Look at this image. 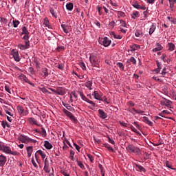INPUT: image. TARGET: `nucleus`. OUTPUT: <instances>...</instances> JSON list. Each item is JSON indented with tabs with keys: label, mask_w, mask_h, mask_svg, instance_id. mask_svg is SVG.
<instances>
[{
	"label": "nucleus",
	"mask_w": 176,
	"mask_h": 176,
	"mask_svg": "<svg viewBox=\"0 0 176 176\" xmlns=\"http://www.w3.org/2000/svg\"><path fill=\"white\" fill-rule=\"evenodd\" d=\"M110 28H115V21H111V22H109V24Z\"/></svg>",
	"instance_id": "nucleus-61"
},
{
	"label": "nucleus",
	"mask_w": 176,
	"mask_h": 176,
	"mask_svg": "<svg viewBox=\"0 0 176 176\" xmlns=\"http://www.w3.org/2000/svg\"><path fill=\"white\" fill-rule=\"evenodd\" d=\"M168 50H169L170 52H173V50H175V45L173 43H168Z\"/></svg>",
	"instance_id": "nucleus-26"
},
{
	"label": "nucleus",
	"mask_w": 176,
	"mask_h": 176,
	"mask_svg": "<svg viewBox=\"0 0 176 176\" xmlns=\"http://www.w3.org/2000/svg\"><path fill=\"white\" fill-rule=\"evenodd\" d=\"M111 40L108 37H104L100 40V45H103L105 47H108L111 45Z\"/></svg>",
	"instance_id": "nucleus-5"
},
{
	"label": "nucleus",
	"mask_w": 176,
	"mask_h": 176,
	"mask_svg": "<svg viewBox=\"0 0 176 176\" xmlns=\"http://www.w3.org/2000/svg\"><path fill=\"white\" fill-rule=\"evenodd\" d=\"M107 138L108 139V142H109V144H112V145L115 146V141L113 140H112L109 135L107 136Z\"/></svg>",
	"instance_id": "nucleus-47"
},
{
	"label": "nucleus",
	"mask_w": 176,
	"mask_h": 176,
	"mask_svg": "<svg viewBox=\"0 0 176 176\" xmlns=\"http://www.w3.org/2000/svg\"><path fill=\"white\" fill-rule=\"evenodd\" d=\"M77 164L80 167V168H85V165H83V163H82V162L78 161Z\"/></svg>",
	"instance_id": "nucleus-54"
},
{
	"label": "nucleus",
	"mask_w": 176,
	"mask_h": 176,
	"mask_svg": "<svg viewBox=\"0 0 176 176\" xmlns=\"http://www.w3.org/2000/svg\"><path fill=\"white\" fill-rule=\"evenodd\" d=\"M92 96L95 98V100H98V101H100V100H101V95H100L98 91H94L92 94Z\"/></svg>",
	"instance_id": "nucleus-13"
},
{
	"label": "nucleus",
	"mask_w": 176,
	"mask_h": 176,
	"mask_svg": "<svg viewBox=\"0 0 176 176\" xmlns=\"http://www.w3.org/2000/svg\"><path fill=\"white\" fill-rule=\"evenodd\" d=\"M126 149L129 153H134V155H137L138 156L141 155V148L134 146L133 144H129L126 146Z\"/></svg>",
	"instance_id": "nucleus-1"
},
{
	"label": "nucleus",
	"mask_w": 176,
	"mask_h": 176,
	"mask_svg": "<svg viewBox=\"0 0 176 176\" xmlns=\"http://www.w3.org/2000/svg\"><path fill=\"white\" fill-rule=\"evenodd\" d=\"M96 9L98 12L99 16H101V14H102V7L100 6H97Z\"/></svg>",
	"instance_id": "nucleus-43"
},
{
	"label": "nucleus",
	"mask_w": 176,
	"mask_h": 176,
	"mask_svg": "<svg viewBox=\"0 0 176 176\" xmlns=\"http://www.w3.org/2000/svg\"><path fill=\"white\" fill-rule=\"evenodd\" d=\"M85 87H87L89 90H93V81L88 80L85 82Z\"/></svg>",
	"instance_id": "nucleus-18"
},
{
	"label": "nucleus",
	"mask_w": 176,
	"mask_h": 176,
	"mask_svg": "<svg viewBox=\"0 0 176 176\" xmlns=\"http://www.w3.org/2000/svg\"><path fill=\"white\" fill-rule=\"evenodd\" d=\"M135 36L137 38H142V36H144V34L140 30H136L135 32Z\"/></svg>",
	"instance_id": "nucleus-34"
},
{
	"label": "nucleus",
	"mask_w": 176,
	"mask_h": 176,
	"mask_svg": "<svg viewBox=\"0 0 176 176\" xmlns=\"http://www.w3.org/2000/svg\"><path fill=\"white\" fill-rule=\"evenodd\" d=\"M32 164L34 166V167H38V164H36V162H35V160H34V157L32 158Z\"/></svg>",
	"instance_id": "nucleus-62"
},
{
	"label": "nucleus",
	"mask_w": 176,
	"mask_h": 176,
	"mask_svg": "<svg viewBox=\"0 0 176 176\" xmlns=\"http://www.w3.org/2000/svg\"><path fill=\"white\" fill-rule=\"evenodd\" d=\"M1 126H2V127H3V129H6V127H8V129H10V124H9L8 123V122L4 121V120H3V121L1 122Z\"/></svg>",
	"instance_id": "nucleus-39"
},
{
	"label": "nucleus",
	"mask_w": 176,
	"mask_h": 176,
	"mask_svg": "<svg viewBox=\"0 0 176 176\" xmlns=\"http://www.w3.org/2000/svg\"><path fill=\"white\" fill-rule=\"evenodd\" d=\"M6 163V157L3 155H0V167H3Z\"/></svg>",
	"instance_id": "nucleus-11"
},
{
	"label": "nucleus",
	"mask_w": 176,
	"mask_h": 176,
	"mask_svg": "<svg viewBox=\"0 0 176 176\" xmlns=\"http://www.w3.org/2000/svg\"><path fill=\"white\" fill-rule=\"evenodd\" d=\"M23 82H25V83H28V85H30V86H32V87H35V84L32 83L27 76L25 78Z\"/></svg>",
	"instance_id": "nucleus-37"
},
{
	"label": "nucleus",
	"mask_w": 176,
	"mask_h": 176,
	"mask_svg": "<svg viewBox=\"0 0 176 176\" xmlns=\"http://www.w3.org/2000/svg\"><path fill=\"white\" fill-rule=\"evenodd\" d=\"M116 65L117 67H119L122 71H124V65L122 63L118 62L117 63Z\"/></svg>",
	"instance_id": "nucleus-44"
},
{
	"label": "nucleus",
	"mask_w": 176,
	"mask_h": 176,
	"mask_svg": "<svg viewBox=\"0 0 176 176\" xmlns=\"http://www.w3.org/2000/svg\"><path fill=\"white\" fill-rule=\"evenodd\" d=\"M132 6H133V8H135V9H140V6L138 4V3H133L132 4Z\"/></svg>",
	"instance_id": "nucleus-58"
},
{
	"label": "nucleus",
	"mask_w": 176,
	"mask_h": 176,
	"mask_svg": "<svg viewBox=\"0 0 176 176\" xmlns=\"http://www.w3.org/2000/svg\"><path fill=\"white\" fill-rule=\"evenodd\" d=\"M65 115L68 116V118H69L71 120H73V122H76V118H75V116H74V114H72V113H71L70 111H68L67 113H65Z\"/></svg>",
	"instance_id": "nucleus-19"
},
{
	"label": "nucleus",
	"mask_w": 176,
	"mask_h": 176,
	"mask_svg": "<svg viewBox=\"0 0 176 176\" xmlns=\"http://www.w3.org/2000/svg\"><path fill=\"white\" fill-rule=\"evenodd\" d=\"M110 35L111 36H112V38H114L115 39H122V36L115 34V32H111Z\"/></svg>",
	"instance_id": "nucleus-32"
},
{
	"label": "nucleus",
	"mask_w": 176,
	"mask_h": 176,
	"mask_svg": "<svg viewBox=\"0 0 176 176\" xmlns=\"http://www.w3.org/2000/svg\"><path fill=\"white\" fill-rule=\"evenodd\" d=\"M143 122L146 124H148V126H153V122H152V121H150L148 117H146V116L143 117Z\"/></svg>",
	"instance_id": "nucleus-17"
},
{
	"label": "nucleus",
	"mask_w": 176,
	"mask_h": 176,
	"mask_svg": "<svg viewBox=\"0 0 176 176\" xmlns=\"http://www.w3.org/2000/svg\"><path fill=\"white\" fill-rule=\"evenodd\" d=\"M26 76L23 74H21L20 76H19V79L21 80V82H23L24 79H25Z\"/></svg>",
	"instance_id": "nucleus-52"
},
{
	"label": "nucleus",
	"mask_w": 176,
	"mask_h": 176,
	"mask_svg": "<svg viewBox=\"0 0 176 176\" xmlns=\"http://www.w3.org/2000/svg\"><path fill=\"white\" fill-rule=\"evenodd\" d=\"M28 120L30 124H34V126H41V124L38 123V120L32 117L29 118Z\"/></svg>",
	"instance_id": "nucleus-9"
},
{
	"label": "nucleus",
	"mask_w": 176,
	"mask_h": 176,
	"mask_svg": "<svg viewBox=\"0 0 176 176\" xmlns=\"http://www.w3.org/2000/svg\"><path fill=\"white\" fill-rule=\"evenodd\" d=\"M56 94H58V96H64V90H63V88L60 87H58L56 89Z\"/></svg>",
	"instance_id": "nucleus-22"
},
{
	"label": "nucleus",
	"mask_w": 176,
	"mask_h": 176,
	"mask_svg": "<svg viewBox=\"0 0 176 176\" xmlns=\"http://www.w3.org/2000/svg\"><path fill=\"white\" fill-rule=\"evenodd\" d=\"M130 47L131 52H135V50H138L139 49H140V45L135 44L131 45Z\"/></svg>",
	"instance_id": "nucleus-30"
},
{
	"label": "nucleus",
	"mask_w": 176,
	"mask_h": 176,
	"mask_svg": "<svg viewBox=\"0 0 176 176\" xmlns=\"http://www.w3.org/2000/svg\"><path fill=\"white\" fill-rule=\"evenodd\" d=\"M131 19L135 20L137 17H140V12L138 11L133 12L131 14Z\"/></svg>",
	"instance_id": "nucleus-33"
},
{
	"label": "nucleus",
	"mask_w": 176,
	"mask_h": 176,
	"mask_svg": "<svg viewBox=\"0 0 176 176\" xmlns=\"http://www.w3.org/2000/svg\"><path fill=\"white\" fill-rule=\"evenodd\" d=\"M26 152L28 157H31L32 152H34V147H32V146H29L26 147Z\"/></svg>",
	"instance_id": "nucleus-10"
},
{
	"label": "nucleus",
	"mask_w": 176,
	"mask_h": 176,
	"mask_svg": "<svg viewBox=\"0 0 176 176\" xmlns=\"http://www.w3.org/2000/svg\"><path fill=\"white\" fill-rule=\"evenodd\" d=\"M103 146H104V148H107V149H108L109 152H115V150H113V148H112L111 145H109V144L105 143L103 144Z\"/></svg>",
	"instance_id": "nucleus-27"
},
{
	"label": "nucleus",
	"mask_w": 176,
	"mask_h": 176,
	"mask_svg": "<svg viewBox=\"0 0 176 176\" xmlns=\"http://www.w3.org/2000/svg\"><path fill=\"white\" fill-rule=\"evenodd\" d=\"M87 157L88 159H89V162H91V163H93V162H94V157H93L91 154H87Z\"/></svg>",
	"instance_id": "nucleus-49"
},
{
	"label": "nucleus",
	"mask_w": 176,
	"mask_h": 176,
	"mask_svg": "<svg viewBox=\"0 0 176 176\" xmlns=\"http://www.w3.org/2000/svg\"><path fill=\"white\" fill-rule=\"evenodd\" d=\"M87 102L88 104H90V105H91V107H93V108H96V103L94 102H93L92 100H90L88 99Z\"/></svg>",
	"instance_id": "nucleus-51"
},
{
	"label": "nucleus",
	"mask_w": 176,
	"mask_h": 176,
	"mask_svg": "<svg viewBox=\"0 0 176 176\" xmlns=\"http://www.w3.org/2000/svg\"><path fill=\"white\" fill-rule=\"evenodd\" d=\"M66 9L67 10H69V12H72V10L74 9V3H67L66 4Z\"/></svg>",
	"instance_id": "nucleus-28"
},
{
	"label": "nucleus",
	"mask_w": 176,
	"mask_h": 176,
	"mask_svg": "<svg viewBox=\"0 0 176 176\" xmlns=\"http://www.w3.org/2000/svg\"><path fill=\"white\" fill-rule=\"evenodd\" d=\"M135 166L138 168L140 173H145V168L138 164H135Z\"/></svg>",
	"instance_id": "nucleus-38"
},
{
	"label": "nucleus",
	"mask_w": 176,
	"mask_h": 176,
	"mask_svg": "<svg viewBox=\"0 0 176 176\" xmlns=\"http://www.w3.org/2000/svg\"><path fill=\"white\" fill-rule=\"evenodd\" d=\"M18 140L19 141H21V142H23V144H30L31 142L35 144V142H36V140L31 139L30 137L25 135H20L18 138Z\"/></svg>",
	"instance_id": "nucleus-2"
},
{
	"label": "nucleus",
	"mask_w": 176,
	"mask_h": 176,
	"mask_svg": "<svg viewBox=\"0 0 176 176\" xmlns=\"http://www.w3.org/2000/svg\"><path fill=\"white\" fill-rule=\"evenodd\" d=\"M36 153H38V155H40V156H41L43 160H45V159H46V153H45L43 152V151L42 150H38L36 152Z\"/></svg>",
	"instance_id": "nucleus-24"
},
{
	"label": "nucleus",
	"mask_w": 176,
	"mask_h": 176,
	"mask_svg": "<svg viewBox=\"0 0 176 176\" xmlns=\"http://www.w3.org/2000/svg\"><path fill=\"white\" fill-rule=\"evenodd\" d=\"M167 19L169 20V21H170V23L176 24V19L170 16H167Z\"/></svg>",
	"instance_id": "nucleus-48"
},
{
	"label": "nucleus",
	"mask_w": 176,
	"mask_h": 176,
	"mask_svg": "<svg viewBox=\"0 0 176 176\" xmlns=\"http://www.w3.org/2000/svg\"><path fill=\"white\" fill-rule=\"evenodd\" d=\"M98 167H99V168H100V173H101V174L105 173V171H104V167H102V164H98Z\"/></svg>",
	"instance_id": "nucleus-57"
},
{
	"label": "nucleus",
	"mask_w": 176,
	"mask_h": 176,
	"mask_svg": "<svg viewBox=\"0 0 176 176\" xmlns=\"http://www.w3.org/2000/svg\"><path fill=\"white\" fill-rule=\"evenodd\" d=\"M89 60L91 64L96 66L100 63V58L96 54H91L89 57Z\"/></svg>",
	"instance_id": "nucleus-4"
},
{
	"label": "nucleus",
	"mask_w": 176,
	"mask_h": 176,
	"mask_svg": "<svg viewBox=\"0 0 176 176\" xmlns=\"http://www.w3.org/2000/svg\"><path fill=\"white\" fill-rule=\"evenodd\" d=\"M155 46L156 47L153 49V52H160V50H163V46H162V45H160L159 43H157L155 44Z\"/></svg>",
	"instance_id": "nucleus-12"
},
{
	"label": "nucleus",
	"mask_w": 176,
	"mask_h": 176,
	"mask_svg": "<svg viewBox=\"0 0 176 176\" xmlns=\"http://www.w3.org/2000/svg\"><path fill=\"white\" fill-rule=\"evenodd\" d=\"M18 47L21 50H26V49H30V44H19L18 45Z\"/></svg>",
	"instance_id": "nucleus-21"
},
{
	"label": "nucleus",
	"mask_w": 176,
	"mask_h": 176,
	"mask_svg": "<svg viewBox=\"0 0 176 176\" xmlns=\"http://www.w3.org/2000/svg\"><path fill=\"white\" fill-rule=\"evenodd\" d=\"M11 56H12L14 60H15L17 63L20 61V56L19 55V51L16 50H12L11 52Z\"/></svg>",
	"instance_id": "nucleus-6"
},
{
	"label": "nucleus",
	"mask_w": 176,
	"mask_h": 176,
	"mask_svg": "<svg viewBox=\"0 0 176 176\" xmlns=\"http://www.w3.org/2000/svg\"><path fill=\"white\" fill-rule=\"evenodd\" d=\"M100 101H103L104 104H109V102H108V98H107L105 96H104L102 98H101V100Z\"/></svg>",
	"instance_id": "nucleus-53"
},
{
	"label": "nucleus",
	"mask_w": 176,
	"mask_h": 176,
	"mask_svg": "<svg viewBox=\"0 0 176 176\" xmlns=\"http://www.w3.org/2000/svg\"><path fill=\"white\" fill-rule=\"evenodd\" d=\"M4 89L6 91H7V93H9V94H12V91H10V87H9V85H6Z\"/></svg>",
	"instance_id": "nucleus-45"
},
{
	"label": "nucleus",
	"mask_w": 176,
	"mask_h": 176,
	"mask_svg": "<svg viewBox=\"0 0 176 176\" xmlns=\"http://www.w3.org/2000/svg\"><path fill=\"white\" fill-rule=\"evenodd\" d=\"M44 147L45 148V149H48L49 151H50V149L53 148V145L51 144L49 141L45 140L44 141Z\"/></svg>",
	"instance_id": "nucleus-14"
},
{
	"label": "nucleus",
	"mask_w": 176,
	"mask_h": 176,
	"mask_svg": "<svg viewBox=\"0 0 176 176\" xmlns=\"http://www.w3.org/2000/svg\"><path fill=\"white\" fill-rule=\"evenodd\" d=\"M120 124L121 126H123V127H127V126H129V124H127V123H126V122H124L123 121H120Z\"/></svg>",
	"instance_id": "nucleus-60"
},
{
	"label": "nucleus",
	"mask_w": 176,
	"mask_h": 176,
	"mask_svg": "<svg viewBox=\"0 0 176 176\" xmlns=\"http://www.w3.org/2000/svg\"><path fill=\"white\" fill-rule=\"evenodd\" d=\"M50 12L51 13V14L55 17V19H57V12H54V9L53 8H50Z\"/></svg>",
	"instance_id": "nucleus-42"
},
{
	"label": "nucleus",
	"mask_w": 176,
	"mask_h": 176,
	"mask_svg": "<svg viewBox=\"0 0 176 176\" xmlns=\"http://www.w3.org/2000/svg\"><path fill=\"white\" fill-rule=\"evenodd\" d=\"M19 24H20V21L19 20L12 21V25L14 28H17V27H19Z\"/></svg>",
	"instance_id": "nucleus-40"
},
{
	"label": "nucleus",
	"mask_w": 176,
	"mask_h": 176,
	"mask_svg": "<svg viewBox=\"0 0 176 176\" xmlns=\"http://www.w3.org/2000/svg\"><path fill=\"white\" fill-rule=\"evenodd\" d=\"M29 34H25L23 37L22 39L25 41V44L30 45V36H28Z\"/></svg>",
	"instance_id": "nucleus-29"
},
{
	"label": "nucleus",
	"mask_w": 176,
	"mask_h": 176,
	"mask_svg": "<svg viewBox=\"0 0 176 176\" xmlns=\"http://www.w3.org/2000/svg\"><path fill=\"white\" fill-rule=\"evenodd\" d=\"M43 170L46 173H50V168H49V165H44Z\"/></svg>",
	"instance_id": "nucleus-50"
},
{
	"label": "nucleus",
	"mask_w": 176,
	"mask_h": 176,
	"mask_svg": "<svg viewBox=\"0 0 176 176\" xmlns=\"http://www.w3.org/2000/svg\"><path fill=\"white\" fill-rule=\"evenodd\" d=\"M0 21H1V23H3V24L8 23V19H6V18L1 17Z\"/></svg>",
	"instance_id": "nucleus-56"
},
{
	"label": "nucleus",
	"mask_w": 176,
	"mask_h": 176,
	"mask_svg": "<svg viewBox=\"0 0 176 176\" xmlns=\"http://www.w3.org/2000/svg\"><path fill=\"white\" fill-rule=\"evenodd\" d=\"M16 109L20 115H23V116L24 115H25V113H24V108L23 107V106L18 105L16 107Z\"/></svg>",
	"instance_id": "nucleus-16"
},
{
	"label": "nucleus",
	"mask_w": 176,
	"mask_h": 176,
	"mask_svg": "<svg viewBox=\"0 0 176 176\" xmlns=\"http://www.w3.org/2000/svg\"><path fill=\"white\" fill-rule=\"evenodd\" d=\"M118 17V19H120V17H126V14L122 11H118L117 12Z\"/></svg>",
	"instance_id": "nucleus-41"
},
{
	"label": "nucleus",
	"mask_w": 176,
	"mask_h": 176,
	"mask_svg": "<svg viewBox=\"0 0 176 176\" xmlns=\"http://www.w3.org/2000/svg\"><path fill=\"white\" fill-rule=\"evenodd\" d=\"M80 66L82 68V69H83V71H85L86 69V65H85V63H81L80 64Z\"/></svg>",
	"instance_id": "nucleus-63"
},
{
	"label": "nucleus",
	"mask_w": 176,
	"mask_h": 176,
	"mask_svg": "<svg viewBox=\"0 0 176 176\" xmlns=\"http://www.w3.org/2000/svg\"><path fill=\"white\" fill-rule=\"evenodd\" d=\"M61 28L63 29V32H65V34H68V32H69V25L67 24H62Z\"/></svg>",
	"instance_id": "nucleus-15"
},
{
	"label": "nucleus",
	"mask_w": 176,
	"mask_h": 176,
	"mask_svg": "<svg viewBox=\"0 0 176 176\" xmlns=\"http://www.w3.org/2000/svg\"><path fill=\"white\" fill-rule=\"evenodd\" d=\"M98 113L99 118H100V119H107V118H108V114L101 109H99L98 110Z\"/></svg>",
	"instance_id": "nucleus-8"
},
{
	"label": "nucleus",
	"mask_w": 176,
	"mask_h": 176,
	"mask_svg": "<svg viewBox=\"0 0 176 176\" xmlns=\"http://www.w3.org/2000/svg\"><path fill=\"white\" fill-rule=\"evenodd\" d=\"M78 94H80V96L83 101H85L86 102L89 101V99L83 94V92L79 91Z\"/></svg>",
	"instance_id": "nucleus-36"
},
{
	"label": "nucleus",
	"mask_w": 176,
	"mask_h": 176,
	"mask_svg": "<svg viewBox=\"0 0 176 176\" xmlns=\"http://www.w3.org/2000/svg\"><path fill=\"white\" fill-rule=\"evenodd\" d=\"M155 30H156V24L152 23L149 29V35H152V34L155 32Z\"/></svg>",
	"instance_id": "nucleus-25"
},
{
	"label": "nucleus",
	"mask_w": 176,
	"mask_h": 176,
	"mask_svg": "<svg viewBox=\"0 0 176 176\" xmlns=\"http://www.w3.org/2000/svg\"><path fill=\"white\" fill-rule=\"evenodd\" d=\"M2 152H3L4 153H6L7 155H12V156H19V152L12 151V148L5 144H4V146L3 147Z\"/></svg>",
	"instance_id": "nucleus-3"
},
{
	"label": "nucleus",
	"mask_w": 176,
	"mask_h": 176,
	"mask_svg": "<svg viewBox=\"0 0 176 176\" xmlns=\"http://www.w3.org/2000/svg\"><path fill=\"white\" fill-rule=\"evenodd\" d=\"M120 24L121 25V27H127V24L123 20H120Z\"/></svg>",
	"instance_id": "nucleus-55"
},
{
	"label": "nucleus",
	"mask_w": 176,
	"mask_h": 176,
	"mask_svg": "<svg viewBox=\"0 0 176 176\" xmlns=\"http://www.w3.org/2000/svg\"><path fill=\"white\" fill-rule=\"evenodd\" d=\"M28 72L31 74V75H34V68L30 67L28 68Z\"/></svg>",
	"instance_id": "nucleus-64"
},
{
	"label": "nucleus",
	"mask_w": 176,
	"mask_h": 176,
	"mask_svg": "<svg viewBox=\"0 0 176 176\" xmlns=\"http://www.w3.org/2000/svg\"><path fill=\"white\" fill-rule=\"evenodd\" d=\"M62 104L63 105V107H65V108L70 111H72L73 108L71 107V104H68V103H65L64 102H62Z\"/></svg>",
	"instance_id": "nucleus-35"
},
{
	"label": "nucleus",
	"mask_w": 176,
	"mask_h": 176,
	"mask_svg": "<svg viewBox=\"0 0 176 176\" xmlns=\"http://www.w3.org/2000/svg\"><path fill=\"white\" fill-rule=\"evenodd\" d=\"M131 63L134 65L137 64V60H135V58H134V56H131L129 59L126 60V64H131Z\"/></svg>",
	"instance_id": "nucleus-20"
},
{
	"label": "nucleus",
	"mask_w": 176,
	"mask_h": 176,
	"mask_svg": "<svg viewBox=\"0 0 176 176\" xmlns=\"http://www.w3.org/2000/svg\"><path fill=\"white\" fill-rule=\"evenodd\" d=\"M41 71V76H43V78H46L49 76V72H47V68H43Z\"/></svg>",
	"instance_id": "nucleus-23"
},
{
	"label": "nucleus",
	"mask_w": 176,
	"mask_h": 176,
	"mask_svg": "<svg viewBox=\"0 0 176 176\" xmlns=\"http://www.w3.org/2000/svg\"><path fill=\"white\" fill-rule=\"evenodd\" d=\"M41 135L43 136V137H46V130L43 128H41Z\"/></svg>",
	"instance_id": "nucleus-59"
},
{
	"label": "nucleus",
	"mask_w": 176,
	"mask_h": 176,
	"mask_svg": "<svg viewBox=\"0 0 176 176\" xmlns=\"http://www.w3.org/2000/svg\"><path fill=\"white\" fill-rule=\"evenodd\" d=\"M43 24L44 25H45V27H48V28L50 27L49 19H47V18H45Z\"/></svg>",
	"instance_id": "nucleus-46"
},
{
	"label": "nucleus",
	"mask_w": 176,
	"mask_h": 176,
	"mask_svg": "<svg viewBox=\"0 0 176 176\" xmlns=\"http://www.w3.org/2000/svg\"><path fill=\"white\" fill-rule=\"evenodd\" d=\"M163 100L161 101V105L167 107V108H171V104H173V102L170 100H167L165 98H163Z\"/></svg>",
	"instance_id": "nucleus-7"
},
{
	"label": "nucleus",
	"mask_w": 176,
	"mask_h": 176,
	"mask_svg": "<svg viewBox=\"0 0 176 176\" xmlns=\"http://www.w3.org/2000/svg\"><path fill=\"white\" fill-rule=\"evenodd\" d=\"M21 35H30V32H28V29L27 27L23 26L22 28V32L21 33Z\"/></svg>",
	"instance_id": "nucleus-31"
}]
</instances>
